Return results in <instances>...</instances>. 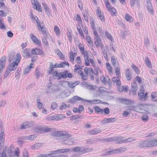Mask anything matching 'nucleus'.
Returning a JSON list of instances; mask_svg holds the SVG:
<instances>
[{"mask_svg":"<svg viewBox=\"0 0 157 157\" xmlns=\"http://www.w3.org/2000/svg\"><path fill=\"white\" fill-rule=\"evenodd\" d=\"M13 157H19L20 152L19 148L18 147L16 148L14 152Z\"/></svg>","mask_w":157,"mask_h":157,"instance_id":"nucleus-39","label":"nucleus"},{"mask_svg":"<svg viewBox=\"0 0 157 157\" xmlns=\"http://www.w3.org/2000/svg\"><path fill=\"white\" fill-rule=\"evenodd\" d=\"M54 30L57 36H59L60 34V31L59 29L57 26H55L54 27Z\"/></svg>","mask_w":157,"mask_h":157,"instance_id":"nucleus-47","label":"nucleus"},{"mask_svg":"<svg viewBox=\"0 0 157 157\" xmlns=\"http://www.w3.org/2000/svg\"><path fill=\"white\" fill-rule=\"evenodd\" d=\"M37 132L40 133L45 132H49L51 131V128L48 127H38L37 128Z\"/></svg>","mask_w":157,"mask_h":157,"instance_id":"nucleus-11","label":"nucleus"},{"mask_svg":"<svg viewBox=\"0 0 157 157\" xmlns=\"http://www.w3.org/2000/svg\"><path fill=\"white\" fill-rule=\"evenodd\" d=\"M86 40L87 42L90 44H93V42L92 41L91 37L88 36H86Z\"/></svg>","mask_w":157,"mask_h":157,"instance_id":"nucleus-53","label":"nucleus"},{"mask_svg":"<svg viewBox=\"0 0 157 157\" xmlns=\"http://www.w3.org/2000/svg\"><path fill=\"white\" fill-rule=\"evenodd\" d=\"M40 71L38 69H36L35 72V76L36 78H39L40 76Z\"/></svg>","mask_w":157,"mask_h":157,"instance_id":"nucleus-60","label":"nucleus"},{"mask_svg":"<svg viewBox=\"0 0 157 157\" xmlns=\"http://www.w3.org/2000/svg\"><path fill=\"white\" fill-rule=\"evenodd\" d=\"M11 71L7 68L6 70L5 73L4 74V77L6 78L7 76L10 73Z\"/></svg>","mask_w":157,"mask_h":157,"instance_id":"nucleus-56","label":"nucleus"},{"mask_svg":"<svg viewBox=\"0 0 157 157\" xmlns=\"http://www.w3.org/2000/svg\"><path fill=\"white\" fill-rule=\"evenodd\" d=\"M105 4L106 8L108 11L109 12L112 16H115L116 13V9L112 6L108 0H103Z\"/></svg>","mask_w":157,"mask_h":157,"instance_id":"nucleus-4","label":"nucleus"},{"mask_svg":"<svg viewBox=\"0 0 157 157\" xmlns=\"http://www.w3.org/2000/svg\"><path fill=\"white\" fill-rule=\"evenodd\" d=\"M106 36L110 40H112V36L108 32H106L105 33Z\"/></svg>","mask_w":157,"mask_h":157,"instance_id":"nucleus-57","label":"nucleus"},{"mask_svg":"<svg viewBox=\"0 0 157 157\" xmlns=\"http://www.w3.org/2000/svg\"><path fill=\"white\" fill-rule=\"evenodd\" d=\"M48 35L47 36L45 35H43L44 36V38H42V41L45 46H48V43L46 38V37H47L48 36Z\"/></svg>","mask_w":157,"mask_h":157,"instance_id":"nucleus-45","label":"nucleus"},{"mask_svg":"<svg viewBox=\"0 0 157 157\" xmlns=\"http://www.w3.org/2000/svg\"><path fill=\"white\" fill-rule=\"evenodd\" d=\"M145 63L147 65V66L149 67H151V63L150 62L149 59L146 58H145Z\"/></svg>","mask_w":157,"mask_h":157,"instance_id":"nucleus-52","label":"nucleus"},{"mask_svg":"<svg viewBox=\"0 0 157 157\" xmlns=\"http://www.w3.org/2000/svg\"><path fill=\"white\" fill-rule=\"evenodd\" d=\"M23 157H29L28 153L26 150H24L23 151Z\"/></svg>","mask_w":157,"mask_h":157,"instance_id":"nucleus-64","label":"nucleus"},{"mask_svg":"<svg viewBox=\"0 0 157 157\" xmlns=\"http://www.w3.org/2000/svg\"><path fill=\"white\" fill-rule=\"evenodd\" d=\"M104 112V113L105 114H107L109 113V109L108 107H106L102 110V112Z\"/></svg>","mask_w":157,"mask_h":157,"instance_id":"nucleus-59","label":"nucleus"},{"mask_svg":"<svg viewBox=\"0 0 157 157\" xmlns=\"http://www.w3.org/2000/svg\"><path fill=\"white\" fill-rule=\"evenodd\" d=\"M134 140L133 138L131 137L129 138L126 140H120L119 141L117 142V143L118 144H121L122 143H126L127 142H130Z\"/></svg>","mask_w":157,"mask_h":157,"instance_id":"nucleus-22","label":"nucleus"},{"mask_svg":"<svg viewBox=\"0 0 157 157\" xmlns=\"http://www.w3.org/2000/svg\"><path fill=\"white\" fill-rule=\"evenodd\" d=\"M38 157H54L53 154H52V151L50 153L48 154H41L39 155Z\"/></svg>","mask_w":157,"mask_h":157,"instance_id":"nucleus-38","label":"nucleus"},{"mask_svg":"<svg viewBox=\"0 0 157 157\" xmlns=\"http://www.w3.org/2000/svg\"><path fill=\"white\" fill-rule=\"evenodd\" d=\"M31 3L33 6L34 9L38 11L41 12L42 9L41 7L40 4L37 2V0H31Z\"/></svg>","mask_w":157,"mask_h":157,"instance_id":"nucleus-8","label":"nucleus"},{"mask_svg":"<svg viewBox=\"0 0 157 157\" xmlns=\"http://www.w3.org/2000/svg\"><path fill=\"white\" fill-rule=\"evenodd\" d=\"M71 149L70 148H65L60 150H57L55 151H52V154L53 155L57 154L58 153H64L70 151Z\"/></svg>","mask_w":157,"mask_h":157,"instance_id":"nucleus-14","label":"nucleus"},{"mask_svg":"<svg viewBox=\"0 0 157 157\" xmlns=\"http://www.w3.org/2000/svg\"><path fill=\"white\" fill-rule=\"evenodd\" d=\"M41 146V144L40 143H37L32 146L31 147L33 149H37L39 148Z\"/></svg>","mask_w":157,"mask_h":157,"instance_id":"nucleus-42","label":"nucleus"},{"mask_svg":"<svg viewBox=\"0 0 157 157\" xmlns=\"http://www.w3.org/2000/svg\"><path fill=\"white\" fill-rule=\"evenodd\" d=\"M130 5L133 8L136 4L137 6L140 5L139 0H130Z\"/></svg>","mask_w":157,"mask_h":157,"instance_id":"nucleus-28","label":"nucleus"},{"mask_svg":"<svg viewBox=\"0 0 157 157\" xmlns=\"http://www.w3.org/2000/svg\"><path fill=\"white\" fill-rule=\"evenodd\" d=\"M101 130L99 129L94 128L93 129L91 130L89 132V134L90 135H95L100 133Z\"/></svg>","mask_w":157,"mask_h":157,"instance_id":"nucleus-23","label":"nucleus"},{"mask_svg":"<svg viewBox=\"0 0 157 157\" xmlns=\"http://www.w3.org/2000/svg\"><path fill=\"white\" fill-rule=\"evenodd\" d=\"M120 70L118 67H116L115 68V73L116 74V75L117 77H119L120 75Z\"/></svg>","mask_w":157,"mask_h":157,"instance_id":"nucleus-50","label":"nucleus"},{"mask_svg":"<svg viewBox=\"0 0 157 157\" xmlns=\"http://www.w3.org/2000/svg\"><path fill=\"white\" fill-rule=\"evenodd\" d=\"M31 51L33 55H38L41 53V51L40 49L37 48H33Z\"/></svg>","mask_w":157,"mask_h":157,"instance_id":"nucleus-32","label":"nucleus"},{"mask_svg":"<svg viewBox=\"0 0 157 157\" xmlns=\"http://www.w3.org/2000/svg\"><path fill=\"white\" fill-rule=\"evenodd\" d=\"M31 39L35 43L38 44L40 43V41L38 40L37 38L33 34L31 35Z\"/></svg>","mask_w":157,"mask_h":157,"instance_id":"nucleus-29","label":"nucleus"},{"mask_svg":"<svg viewBox=\"0 0 157 157\" xmlns=\"http://www.w3.org/2000/svg\"><path fill=\"white\" fill-rule=\"evenodd\" d=\"M37 108L39 109H41L42 106V104L40 102V99L37 100Z\"/></svg>","mask_w":157,"mask_h":157,"instance_id":"nucleus-48","label":"nucleus"},{"mask_svg":"<svg viewBox=\"0 0 157 157\" xmlns=\"http://www.w3.org/2000/svg\"><path fill=\"white\" fill-rule=\"evenodd\" d=\"M76 101H86L88 102H90L92 104H97L100 103L101 101L100 100H95L93 101H90L81 98L78 96H76L72 98L70 100L71 102L73 103L75 102Z\"/></svg>","mask_w":157,"mask_h":157,"instance_id":"nucleus-3","label":"nucleus"},{"mask_svg":"<svg viewBox=\"0 0 157 157\" xmlns=\"http://www.w3.org/2000/svg\"><path fill=\"white\" fill-rule=\"evenodd\" d=\"M94 109L95 111L97 112H100L102 113V109L100 108L99 106L95 107L94 108Z\"/></svg>","mask_w":157,"mask_h":157,"instance_id":"nucleus-58","label":"nucleus"},{"mask_svg":"<svg viewBox=\"0 0 157 157\" xmlns=\"http://www.w3.org/2000/svg\"><path fill=\"white\" fill-rule=\"evenodd\" d=\"M147 4L146 6L147 10L149 12V13L151 14H153L154 12L153 10L152 9L151 2L149 0H147Z\"/></svg>","mask_w":157,"mask_h":157,"instance_id":"nucleus-13","label":"nucleus"},{"mask_svg":"<svg viewBox=\"0 0 157 157\" xmlns=\"http://www.w3.org/2000/svg\"><path fill=\"white\" fill-rule=\"evenodd\" d=\"M86 88L90 90H93L97 88V86H93L88 84H86Z\"/></svg>","mask_w":157,"mask_h":157,"instance_id":"nucleus-41","label":"nucleus"},{"mask_svg":"<svg viewBox=\"0 0 157 157\" xmlns=\"http://www.w3.org/2000/svg\"><path fill=\"white\" fill-rule=\"evenodd\" d=\"M153 140H146L139 143L140 148L144 147H151L153 146Z\"/></svg>","mask_w":157,"mask_h":157,"instance_id":"nucleus-7","label":"nucleus"},{"mask_svg":"<svg viewBox=\"0 0 157 157\" xmlns=\"http://www.w3.org/2000/svg\"><path fill=\"white\" fill-rule=\"evenodd\" d=\"M118 77L117 76V77H114L112 78L113 82L117 86H119L121 84V82L119 79Z\"/></svg>","mask_w":157,"mask_h":157,"instance_id":"nucleus-31","label":"nucleus"},{"mask_svg":"<svg viewBox=\"0 0 157 157\" xmlns=\"http://www.w3.org/2000/svg\"><path fill=\"white\" fill-rule=\"evenodd\" d=\"M131 111L130 109H128L127 110H124L123 113V116L124 117H126L130 113Z\"/></svg>","mask_w":157,"mask_h":157,"instance_id":"nucleus-49","label":"nucleus"},{"mask_svg":"<svg viewBox=\"0 0 157 157\" xmlns=\"http://www.w3.org/2000/svg\"><path fill=\"white\" fill-rule=\"evenodd\" d=\"M42 5L44 6V8L45 12L47 14H50L51 11L50 9L47 6L46 3L45 2H43L42 3Z\"/></svg>","mask_w":157,"mask_h":157,"instance_id":"nucleus-33","label":"nucleus"},{"mask_svg":"<svg viewBox=\"0 0 157 157\" xmlns=\"http://www.w3.org/2000/svg\"><path fill=\"white\" fill-rule=\"evenodd\" d=\"M106 66L107 69L109 74H111L112 72L113 69L111 67L110 64L109 63H107L106 64Z\"/></svg>","mask_w":157,"mask_h":157,"instance_id":"nucleus-43","label":"nucleus"},{"mask_svg":"<svg viewBox=\"0 0 157 157\" xmlns=\"http://www.w3.org/2000/svg\"><path fill=\"white\" fill-rule=\"evenodd\" d=\"M94 36V42L97 48L101 47V48H103V45L101 43L97 32L95 31L93 33Z\"/></svg>","mask_w":157,"mask_h":157,"instance_id":"nucleus-6","label":"nucleus"},{"mask_svg":"<svg viewBox=\"0 0 157 157\" xmlns=\"http://www.w3.org/2000/svg\"><path fill=\"white\" fill-rule=\"evenodd\" d=\"M77 29L81 35L82 37H84L83 33L82 31L80 26L79 25L78 26H77Z\"/></svg>","mask_w":157,"mask_h":157,"instance_id":"nucleus-54","label":"nucleus"},{"mask_svg":"<svg viewBox=\"0 0 157 157\" xmlns=\"http://www.w3.org/2000/svg\"><path fill=\"white\" fill-rule=\"evenodd\" d=\"M151 96L152 99H154L156 97H157V92H152L151 94Z\"/></svg>","mask_w":157,"mask_h":157,"instance_id":"nucleus-63","label":"nucleus"},{"mask_svg":"<svg viewBox=\"0 0 157 157\" xmlns=\"http://www.w3.org/2000/svg\"><path fill=\"white\" fill-rule=\"evenodd\" d=\"M51 109L53 110L56 108L57 106V103L55 102H53L51 104Z\"/></svg>","mask_w":157,"mask_h":157,"instance_id":"nucleus-55","label":"nucleus"},{"mask_svg":"<svg viewBox=\"0 0 157 157\" xmlns=\"http://www.w3.org/2000/svg\"><path fill=\"white\" fill-rule=\"evenodd\" d=\"M75 60L78 64H80L82 63V61L80 56H78L75 58Z\"/></svg>","mask_w":157,"mask_h":157,"instance_id":"nucleus-62","label":"nucleus"},{"mask_svg":"<svg viewBox=\"0 0 157 157\" xmlns=\"http://www.w3.org/2000/svg\"><path fill=\"white\" fill-rule=\"evenodd\" d=\"M21 58V55L20 54L17 53L16 54L15 61L10 64L8 66L7 68L11 71L15 70L18 66V63L20 62Z\"/></svg>","mask_w":157,"mask_h":157,"instance_id":"nucleus-2","label":"nucleus"},{"mask_svg":"<svg viewBox=\"0 0 157 157\" xmlns=\"http://www.w3.org/2000/svg\"><path fill=\"white\" fill-rule=\"evenodd\" d=\"M125 74L126 79L130 80L132 77L131 71L129 69L126 70H125Z\"/></svg>","mask_w":157,"mask_h":157,"instance_id":"nucleus-30","label":"nucleus"},{"mask_svg":"<svg viewBox=\"0 0 157 157\" xmlns=\"http://www.w3.org/2000/svg\"><path fill=\"white\" fill-rule=\"evenodd\" d=\"M39 32H40L43 35H45L47 36L48 35V32L46 31V29L45 25L43 24L42 21L37 22L36 23Z\"/></svg>","mask_w":157,"mask_h":157,"instance_id":"nucleus-5","label":"nucleus"},{"mask_svg":"<svg viewBox=\"0 0 157 157\" xmlns=\"http://www.w3.org/2000/svg\"><path fill=\"white\" fill-rule=\"evenodd\" d=\"M56 77L58 78L59 79L61 78H67L66 75L65 73L63 72L60 73L58 72Z\"/></svg>","mask_w":157,"mask_h":157,"instance_id":"nucleus-34","label":"nucleus"},{"mask_svg":"<svg viewBox=\"0 0 157 157\" xmlns=\"http://www.w3.org/2000/svg\"><path fill=\"white\" fill-rule=\"evenodd\" d=\"M14 147L13 145H11L8 149L6 150V152L8 154L10 157H13V152L14 150ZM5 149L6 150V149Z\"/></svg>","mask_w":157,"mask_h":157,"instance_id":"nucleus-16","label":"nucleus"},{"mask_svg":"<svg viewBox=\"0 0 157 157\" xmlns=\"http://www.w3.org/2000/svg\"><path fill=\"white\" fill-rule=\"evenodd\" d=\"M34 67V63H31L30 64L26 67L23 71L24 74H28L29 72L31 70L32 68H33Z\"/></svg>","mask_w":157,"mask_h":157,"instance_id":"nucleus-19","label":"nucleus"},{"mask_svg":"<svg viewBox=\"0 0 157 157\" xmlns=\"http://www.w3.org/2000/svg\"><path fill=\"white\" fill-rule=\"evenodd\" d=\"M6 59L5 57H2L0 59V72L2 71V69L4 67L6 63Z\"/></svg>","mask_w":157,"mask_h":157,"instance_id":"nucleus-18","label":"nucleus"},{"mask_svg":"<svg viewBox=\"0 0 157 157\" xmlns=\"http://www.w3.org/2000/svg\"><path fill=\"white\" fill-rule=\"evenodd\" d=\"M126 149L124 148L121 147L117 149H113L108 151L107 154H112V153H117L119 152H122L125 151Z\"/></svg>","mask_w":157,"mask_h":157,"instance_id":"nucleus-9","label":"nucleus"},{"mask_svg":"<svg viewBox=\"0 0 157 157\" xmlns=\"http://www.w3.org/2000/svg\"><path fill=\"white\" fill-rule=\"evenodd\" d=\"M116 120L114 118H105L101 121L103 124L109 123L112 122Z\"/></svg>","mask_w":157,"mask_h":157,"instance_id":"nucleus-20","label":"nucleus"},{"mask_svg":"<svg viewBox=\"0 0 157 157\" xmlns=\"http://www.w3.org/2000/svg\"><path fill=\"white\" fill-rule=\"evenodd\" d=\"M84 71L85 73L87 75L93 74V69L91 68H87L85 67L84 68Z\"/></svg>","mask_w":157,"mask_h":157,"instance_id":"nucleus-24","label":"nucleus"},{"mask_svg":"<svg viewBox=\"0 0 157 157\" xmlns=\"http://www.w3.org/2000/svg\"><path fill=\"white\" fill-rule=\"evenodd\" d=\"M48 89L50 91H56L59 89L58 86L55 85H52L51 82H49L48 87Z\"/></svg>","mask_w":157,"mask_h":157,"instance_id":"nucleus-15","label":"nucleus"},{"mask_svg":"<svg viewBox=\"0 0 157 157\" xmlns=\"http://www.w3.org/2000/svg\"><path fill=\"white\" fill-rule=\"evenodd\" d=\"M119 100L120 101L121 103L127 105H130L133 103L132 101L127 99L119 98Z\"/></svg>","mask_w":157,"mask_h":157,"instance_id":"nucleus-21","label":"nucleus"},{"mask_svg":"<svg viewBox=\"0 0 157 157\" xmlns=\"http://www.w3.org/2000/svg\"><path fill=\"white\" fill-rule=\"evenodd\" d=\"M83 56L85 61V64L86 66H89L90 65L88 56V52L86 51H83L81 52Z\"/></svg>","mask_w":157,"mask_h":157,"instance_id":"nucleus-10","label":"nucleus"},{"mask_svg":"<svg viewBox=\"0 0 157 157\" xmlns=\"http://www.w3.org/2000/svg\"><path fill=\"white\" fill-rule=\"evenodd\" d=\"M123 139V137L122 136L114 137L110 138H109L106 139V141L108 142H110L113 140H115L117 142L119 141L120 140H121Z\"/></svg>","mask_w":157,"mask_h":157,"instance_id":"nucleus-25","label":"nucleus"},{"mask_svg":"<svg viewBox=\"0 0 157 157\" xmlns=\"http://www.w3.org/2000/svg\"><path fill=\"white\" fill-rule=\"evenodd\" d=\"M100 79L103 83L105 84L108 82L109 79L108 77H105L103 75H102L100 77Z\"/></svg>","mask_w":157,"mask_h":157,"instance_id":"nucleus-27","label":"nucleus"},{"mask_svg":"<svg viewBox=\"0 0 157 157\" xmlns=\"http://www.w3.org/2000/svg\"><path fill=\"white\" fill-rule=\"evenodd\" d=\"M30 126L29 122H25L22 124L21 125V129H24Z\"/></svg>","mask_w":157,"mask_h":157,"instance_id":"nucleus-37","label":"nucleus"},{"mask_svg":"<svg viewBox=\"0 0 157 157\" xmlns=\"http://www.w3.org/2000/svg\"><path fill=\"white\" fill-rule=\"evenodd\" d=\"M5 22L2 18L0 17V29H5Z\"/></svg>","mask_w":157,"mask_h":157,"instance_id":"nucleus-35","label":"nucleus"},{"mask_svg":"<svg viewBox=\"0 0 157 157\" xmlns=\"http://www.w3.org/2000/svg\"><path fill=\"white\" fill-rule=\"evenodd\" d=\"M125 20L129 22H131L133 21V18L130 15L126 14L125 15Z\"/></svg>","mask_w":157,"mask_h":157,"instance_id":"nucleus-36","label":"nucleus"},{"mask_svg":"<svg viewBox=\"0 0 157 157\" xmlns=\"http://www.w3.org/2000/svg\"><path fill=\"white\" fill-rule=\"evenodd\" d=\"M67 107L66 105L64 103H63L61 104L60 107V110L62 111L65 110Z\"/></svg>","mask_w":157,"mask_h":157,"instance_id":"nucleus-51","label":"nucleus"},{"mask_svg":"<svg viewBox=\"0 0 157 157\" xmlns=\"http://www.w3.org/2000/svg\"><path fill=\"white\" fill-rule=\"evenodd\" d=\"M31 50L28 49L26 48L24 49L22 52V55L23 57L28 59L29 57H31V54L30 53Z\"/></svg>","mask_w":157,"mask_h":157,"instance_id":"nucleus-12","label":"nucleus"},{"mask_svg":"<svg viewBox=\"0 0 157 157\" xmlns=\"http://www.w3.org/2000/svg\"><path fill=\"white\" fill-rule=\"evenodd\" d=\"M137 90L136 83L135 81H133L131 85V88L130 91L133 94H135Z\"/></svg>","mask_w":157,"mask_h":157,"instance_id":"nucleus-17","label":"nucleus"},{"mask_svg":"<svg viewBox=\"0 0 157 157\" xmlns=\"http://www.w3.org/2000/svg\"><path fill=\"white\" fill-rule=\"evenodd\" d=\"M101 50L102 51V53L103 54V56H104V57L105 59V60L106 61H108V56L107 53V52L106 51L103 49V48H101Z\"/></svg>","mask_w":157,"mask_h":157,"instance_id":"nucleus-46","label":"nucleus"},{"mask_svg":"<svg viewBox=\"0 0 157 157\" xmlns=\"http://www.w3.org/2000/svg\"><path fill=\"white\" fill-rule=\"evenodd\" d=\"M139 98L140 100H144V92H140V91L138 92Z\"/></svg>","mask_w":157,"mask_h":157,"instance_id":"nucleus-44","label":"nucleus"},{"mask_svg":"<svg viewBox=\"0 0 157 157\" xmlns=\"http://www.w3.org/2000/svg\"><path fill=\"white\" fill-rule=\"evenodd\" d=\"M7 14V13L5 11L3 10L0 11V16L1 17H5L6 16Z\"/></svg>","mask_w":157,"mask_h":157,"instance_id":"nucleus-61","label":"nucleus"},{"mask_svg":"<svg viewBox=\"0 0 157 157\" xmlns=\"http://www.w3.org/2000/svg\"><path fill=\"white\" fill-rule=\"evenodd\" d=\"M71 150L75 152H83L85 151V149L82 147H77L72 148L71 149Z\"/></svg>","mask_w":157,"mask_h":157,"instance_id":"nucleus-26","label":"nucleus"},{"mask_svg":"<svg viewBox=\"0 0 157 157\" xmlns=\"http://www.w3.org/2000/svg\"><path fill=\"white\" fill-rule=\"evenodd\" d=\"M53 135L56 136H64L66 138L63 140V143L68 145L75 144L76 142L73 138H69L68 137L71 136L67 132L64 131H55L53 133Z\"/></svg>","mask_w":157,"mask_h":157,"instance_id":"nucleus-1","label":"nucleus"},{"mask_svg":"<svg viewBox=\"0 0 157 157\" xmlns=\"http://www.w3.org/2000/svg\"><path fill=\"white\" fill-rule=\"evenodd\" d=\"M75 53H73L72 51L70 52L69 59L71 62H73L74 60V58L75 57Z\"/></svg>","mask_w":157,"mask_h":157,"instance_id":"nucleus-40","label":"nucleus"}]
</instances>
